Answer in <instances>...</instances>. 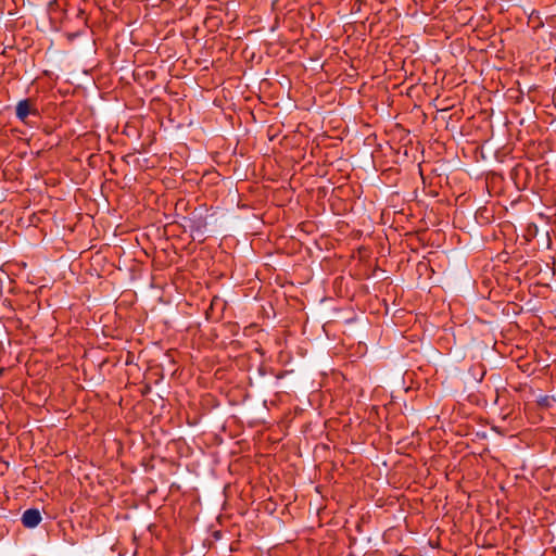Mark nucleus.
<instances>
[{
    "instance_id": "f257e3e1",
    "label": "nucleus",
    "mask_w": 556,
    "mask_h": 556,
    "mask_svg": "<svg viewBox=\"0 0 556 556\" xmlns=\"http://www.w3.org/2000/svg\"><path fill=\"white\" fill-rule=\"evenodd\" d=\"M41 514L37 508L26 509L22 515V523L26 528H36L41 522Z\"/></svg>"
},
{
    "instance_id": "f03ea898",
    "label": "nucleus",
    "mask_w": 556,
    "mask_h": 556,
    "mask_svg": "<svg viewBox=\"0 0 556 556\" xmlns=\"http://www.w3.org/2000/svg\"><path fill=\"white\" fill-rule=\"evenodd\" d=\"M15 113L16 117L23 123H26L28 115H38V111L31 106L29 100H21L16 104Z\"/></svg>"
}]
</instances>
